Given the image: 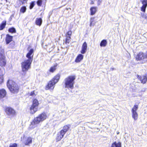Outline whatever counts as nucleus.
Listing matches in <instances>:
<instances>
[{
	"label": "nucleus",
	"instance_id": "nucleus-4",
	"mask_svg": "<svg viewBox=\"0 0 147 147\" xmlns=\"http://www.w3.org/2000/svg\"><path fill=\"white\" fill-rule=\"evenodd\" d=\"M60 78V75L57 74L48 83L46 87L47 89H50L53 90L55 87V84L58 81Z\"/></svg>",
	"mask_w": 147,
	"mask_h": 147
},
{
	"label": "nucleus",
	"instance_id": "nucleus-15",
	"mask_svg": "<svg viewBox=\"0 0 147 147\" xmlns=\"http://www.w3.org/2000/svg\"><path fill=\"white\" fill-rule=\"evenodd\" d=\"M6 94V91L4 89L0 90V99L4 98Z\"/></svg>",
	"mask_w": 147,
	"mask_h": 147
},
{
	"label": "nucleus",
	"instance_id": "nucleus-3",
	"mask_svg": "<svg viewBox=\"0 0 147 147\" xmlns=\"http://www.w3.org/2000/svg\"><path fill=\"white\" fill-rule=\"evenodd\" d=\"M7 86L10 91L13 93H17L19 88L18 85L11 80H9L7 83Z\"/></svg>",
	"mask_w": 147,
	"mask_h": 147
},
{
	"label": "nucleus",
	"instance_id": "nucleus-37",
	"mask_svg": "<svg viewBox=\"0 0 147 147\" xmlns=\"http://www.w3.org/2000/svg\"><path fill=\"white\" fill-rule=\"evenodd\" d=\"M116 142H115L113 143L112 144L111 147H116Z\"/></svg>",
	"mask_w": 147,
	"mask_h": 147
},
{
	"label": "nucleus",
	"instance_id": "nucleus-34",
	"mask_svg": "<svg viewBox=\"0 0 147 147\" xmlns=\"http://www.w3.org/2000/svg\"><path fill=\"white\" fill-rule=\"evenodd\" d=\"M70 38L71 37H67L66 39V43H68L69 42L70 40Z\"/></svg>",
	"mask_w": 147,
	"mask_h": 147
},
{
	"label": "nucleus",
	"instance_id": "nucleus-1",
	"mask_svg": "<svg viewBox=\"0 0 147 147\" xmlns=\"http://www.w3.org/2000/svg\"><path fill=\"white\" fill-rule=\"evenodd\" d=\"M47 117V116L45 113L40 114L31 122L29 126V129H32L37 127L40 123L45 120Z\"/></svg>",
	"mask_w": 147,
	"mask_h": 147
},
{
	"label": "nucleus",
	"instance_id": "nucleus-16",
	"mask_svg": "<svg viewBox=\"0 0 147 147\" xmlns=\"http://www.w3.org/2000/svg\"><path fill=\"white\" fill-rule=\"evenodd\" d=\"M64 135L62 134L61 131L59 132L57 134L56 137V140L57 142L59 141L63 137Z\"/></svg>",
	"mask_w": 147,
	"mask_h": 147
},
{
	"label": "nucleus",
	"instance_id": "nucleus-2",
	"mask_svg": "<svg viewBox=\"0 0 147 147\" xmlns=\"http://www.w3.org/2000/svg\"><path fill=\"white\" fill-rule=\"evenodd\" d=\"M76 77L74 76H70L66 78L64 80L65 88L72 89L74 88V80Z\"/></svg>",
	"mask_w": 147,
	"mask_h": 147
},
{
	"label": "nucleus",
	"instance_id": "nucleus-36",
	"mask_svg": "<svg viewBox=\"0 0 147 147\" xmlns=\"http://www.w3.org/2000/svg\"><path fill=\"white\" fill-rule=\"evenodd\" d=\"M30 95V96H35V94L34 92V91L31 92Z\"/></svg>",
	"mask_w": 147,
	"mask_h": 147
},
{
	"label": "nucleus",
	"instance_id": "nucleus-26",
	"mask_svg": "<svg viewBox=\"0 0 147 147\" xmlns=\"http://www.w3.org/2000/svg\"><path fill=\"white\" fill-rule=\"evenodd\" d=\"M57 65H55L51 67L49 70V71L51 72H53L56 69Z\"/></svg>",
	"mask_w": 147,
	"mask_h": 147
},
{
	"label": "nucleus",
	"instance_id": "nucleus-7",
	"mask_svg": "<svg viewBox=\"0 0 147 147\" xmlns=\"http://www.w3.org/2000/svg\"><path fill=\"white\" fill-rule=\"evenodd\" d=\"M26 145H29L32 142V138L31 137H24L22 140Z\"/></svg>",
	"mask_w": 147,
	"mask_h": 147
},
{
	"label": "nucleus",
	"instance_id": "nucleus-30",
	"mask_svg": "<svg viewBox=\"0 0 147 147\" xmlns=\"http://www.w3.org/2000/svg\"><path fill=\"white\" fill-rule=\"evenodd\" d=\"M8 31L9 32L11 33H15L16 32V30L14 28H9Z\"/></svg>",
	"mask_w": 147,
	"mask_h": 147
},
{
	"label": "nucleus",
	"instance_id": "nucleus-28",
	"mask_svg": "<svg viewBox=\"0 0 147 147\" xmlns=\"http://www.w3.org/2000/svg\"><path fill=\"white\" fill-rule=\"evenodd\" d=\"M26 10V8L25 6H23L20 9V12L22 13H24Z\"/></svg>",
	"mask_w": 147,
	"mask_h": 147
},
{
	"label": "nucleus",
	"instance_id": "nucleus-44",
	"mask_svg": "<svg viewBox=\"0 0 147 147\" xmlns=\"http://www.w3.org/2000/svg\"><path fill=\"white\" fill-rule=\"evenodd\" d=\"M110 69L111 70L113 71L114 70V69L113 68H111Z\"/></svg>",
	"mask_w": 147,
	"mask_h": 147
},
{
	"label": "nucleus",
	"instance_id": "nucleus-25",
	"mask_svg": "<svg viewBox=\"0 0 147 147\" xmlns=\"http://www.w3.org/2000/svg\"><path fill=\"white\" fill-rule=\"evenodd\" d=\"M138 108V105H135L132 109L131 112H136Z\"/></svg>",
	"mask_w": 147,
	"mask_h": 147
},
{
	"label": "nucleus",
	"instance_id": "nucleus-20",
	"mask_svg": "<svg viewBox=\"0 0 147 147\" xmlns=\"http://www.w3.org/2000/svg\"><path fill=\"white\" fill-rule=\"evenodd\" d=\"M36 24L38 26H40L42 23V20L41 18H37L36 20Z\"/></svg>",
	"mask_w": 147,
	"mask_h": 147
},
{
	"label": "nucleus",
	"instance_id": "nucleus-46",
	"mask_svg": "<svg viewBox=\"0 0 147 147\" xmlns=\"http://www.w3.org/2000/svg\"><path fill=\"white\" fill-rule=\"evenodd\" d=\"M144 42V41H142V42H141L142 43V42Z\"/></svg>",
	"mask_w": 147,
	"mask_h": 147
},
{
	"label": "nucleus",
	"instance_id": "nucleus-33",
	"mask_svg": "<svg viewBox=\"0 0 147 147\" xmlns=\"http://www.w3.org/2000/svg\"><path fill=\"white\" fill-rule=\"evenodd\" d=\"M42 1L41 0H38L37 2V4L38 6H40L42 4Z\"/></svg>",
	"mask_w": 147,
	"mask_h": 147
},
{
	"label": "nucleus",
	"instance_id": "nucleus-27",
	"mask_svg": "<svg viewBox=\"0 0 147 147\" xmlns=\"http://www.w3.org/2000/svg\"><path fill=\"white\" fill-rule=\"evenodd\" d=\"M12 37H6L5 40L7 44H9L12 40Z\"/></svg>",
	"mask_w": 147,
	"mask_h": 147
},
{
	"label": "nucleus",
	"instance_id": "nucleus-14",
	"mask_svg": "<svg viewBox=\"0 0 147 147\" xmlns=\"http://www.w3.org/2000/svg\"><path fill=\"white\" fill-rule=\"evenodd\" d=\"M83 55L81 54H79L76 58L75 60V62L76 63L80 62L83 59Z\"/></svg>",
	"mask_w": 147,
	"mask_h": 147
},
{
	"label": "nucleus",
	"instance_id": "nucleus-23",
	"mask_svg": "<svg viewBox=\"0 0 147 147\" xmlns=\"http://www.w3.org/2000/svg\"><path fill=\"white\" fill-rule=\"evenodd\" d=\"M38 104L39 103L38 100L36 99H34L33 100L32 104V105L36 107H38Z\"/></svg>",
	"mask_w": 147,
	"mask_h": 147
},
{
	"label": "nucleus",
	"instance_id": "nucleus-5",
	"mask_svg": "<svg viewBox=\"0 0 147 147\" xmlns=\"http://www.w3.org/2000/svg\"><path fill=\"white\" fill-rule=\"evenodd\" d=\"M32 61L27 59L25 60L22 63V71L24 72L27 71L30 68V65Z\"/></svg>",
	"mask_w": 147,
	"mask_h": 147
},
{
	"label": "nucleus",
	"instance_id": "nucleus-6",
	"mask_svg": "<svg viewBox=\"0 0 147 147\" xmlns=\"http://www.w3.org/2000/svg\"><path fill=\"white\" fill-rule=\"evenodd\" d=\"M4 55V49L1 46H0V65L1 66H4L6 63Z\"/></svg>",
	"mask_w": 147,
	"mask_h": 147
},
{
	"label": "nucleus",
	"instance_id": "nucleus-45",
	"mask_svg": "<svg viewBox=\"0 0 147 147\" xmlns=\"http://www.w3.org/2000/svg\"><path fill=\"white\" fill-rule=\"evenodd\" d=\"M119 132H117V134H119Z\"/></svg>",
	"mask_w": 147,
	"mask_h": 147
},
{
	"label": "nucleus",
	"instance_id": "nucleus-12",
	"mask_svg": "<svg viewBox=\"0 0 147 147\" xmlns=\"http://www.w3.org/2000/svg\"><path fill=\"white\" fill-rule=\"evenodd\" d=\"M87 43L86 42H85L83 44L82 47V50L81 51L82 54H84L86 53L87 51Z\"/></svg>",
	"mask_w": 147,
	"mask_h": 147
},
{
	"label": "nucleus",
	"instance_id": "nucleus-13",
	"mask_svg": "<svg viewBox=\"0 0 147 147\" xmlns=\"http://www.w3.org/2000/svg\"><path fill=\"white\" fill-rule=\"evenodd\" d=\"M38 107L32 105L30 108V113L31 114H34L37 111Z\"/></svg>",
	"mask_w": 147,
	"mask_h": 147
},
{
	"label": "nucleus",
	"instance_id": "nucleus-32",
	"mask_svg": "<svg viewBox=\"0 0 147 147\" xmlns=\"http://www.w3.org/2000/svg\"><path fill=\"white\" fill-rule=\"evenodd\" d=\"M142 16L145 19H147V14L146 13H141Z\"/></svg>",
	"mask_w": 147,
	"mask_h": 147
},
{
	"label": "nucleus",
	"instance_id": "nucleus-41",
	"mask_svg": "<svg viewBox=\"0 0 147 147\" xmlns=\"http://www.w3.org/2000/svg\"><path fill=\"white\" fill-rule=\"evenodd\" d=\"M28 0H20L22 2V3L23 4L26 2Z\"/></svg>",
	"mask_w": 147,
	"mask_h": 147
},
{
	"label": "nucleus",
	"instance_id": "nucleus-29",
	"mask_svg": "<svg viewBox=\"0 0 147 147\" xmlns=\"http://www.w3.org/2000/svg\"><path fill=\"white\" fill-rule=\"evenodd\" d=\"M4 74H0V84H1L3 82V76Z\"/></svg>",
	"mask_w": 147,
	"mask_h": 147
},
{
	"label": "nucleus",
	"instance_id": "nucleus-18",
	"mask_svg": "<svg viewBox=\"0 0 147 147\" xmlns=\"http://www.w3.org/2000/svg\"><path fill=\"white\" fill-rule=\"evenodd\" d=\"M90 15H94L97 11V7H91L90 9Z\"/></svg>",
	"mask_w": 147,
	"mask_h": 147
},
{
	"label": "nucleus",
	"instance_id": "nucleus-9",
	"mask_svg": "<svg viewBox=\"0 0 147 147\" xmlns=\"http://www.w3.org/2000/svg\"><path fill=\"white\" fill-rule=\"evenodd\" d=\"M5 112L9 116H13L15 115V111L11 108L10 107L6 108L5 109Z\"/></svg>",
	"mask_w": 147,
	"mask_h": 147
},
{
	"label": "nucleus",
	"instance_id": "nucleus-24",
	"mask_svg": "<svg viewBox=\"0 0 147 147\" xmlns=\"http://www.w3.org/2000/svg\"><path fill=\"white\" fill-rule=\"evenodd\" d=\"M107 44V42L106 40H103L102 41L100 44L101 47H105Z\"/></svg>",
	"mask_w": 147,
	"mask_h": 147
},
{
	"label": "nucleus",
	"instance_id": "nucleus-39",
	"mask_svg": "<svg viewBox=\"0 0 147 147\" xmlns=\"http://www.w3.org/2000/svg\"><path fill=\"white\" fill-rule=\"evenodd\" d=\"M102 0H98L97 4L98 5H99Z\"/></svg>",
	"mask_w": 147,
	"mask_h": 147
},
{
	"label": "nucleus",
	"instance_id": "nucleus-22",
	"mask_svg": "<svg viewBox=\"0 0 147 147\" xmlns=\"http://www.w3.org/2000/svg\"><path fill=\"white\" fill-rule=\"evenodd\" d=\"M6 21H3L0 25V30H3L5 27L6 25Z\"/></svg>",
	"mask_w": 147,
	"mask_h": 147
},
{
	"label": "nucleus",
	"instance_id": "nucleus-10",
	"mask_svg": "<svg viewBox=\"0 0 147 147\" xmlns=\"http://www.w3.org/2000/svg\"><path fill=\"white\" fill-rule=\"evenodd\" d=\"M137 78L140 80L142 83L145 84L147 81V76H144L142 77L140 76L137 75Z\"/></svg>",
	"mask_w": 147,
	"mask_h": 147
},
{
	"label": "nucleus",
	"instance_id": "nucleus-17",
	"mask_svg": "<svg viewBox=\"0 0 147 147\" xmlns=\"http://www.w3.org/2000/svg\"><path fill=\"white\" fill-rule=\"evenodd\" d=\"M69 128V127L68 126L66 125L64 126L62 129L60 131L62 133V134L64 135L65 133L68 131Z\"/></svg>",
	"mask_w": 147,
	"mask_h": 147
},
{
	"label": "nucleus",
	"instance_id": "nucleus-19",
	"mask_svg": "<svg viewBox=\"0 0 147 147\" xmlns=\"http://www.w3.org/2000/svg\"><path fill=\"white\" fill-rule=\"evenodd\" d=\"M132 116L134 120H136L138 118V114L136 112H131Z\"/></svg>",
	"mask_w": 147,
	"mask_h": 147
},
{
	"label": "nucleus",
	"instance_id": "nucleus-40",
	"mask_svg": "<svg viewBox=\"0 0 147 147\" xmlns=\"http://www.w3.org/2000/svg\"><path fill=\"white\" fill-rule=\"evenodd\" d=\"M72 34V32L71 31H69L67 32V35L69 36H71V35Z\"/></svg>",
	"mask_w": 147,
	"mask_h": 147
},
{
	"label": "nucleus",
	"instance_id": "nucleus-8",
	"mask_svg": "<svg viewBox=\"0 0 147 147\" xmlns=\"http://www.w3.org/2000/svg\"><path fill=\"white\" fill-rule=\"evenodd\" d=\"M34 51L33 49H31L28 50V52L26 55V57L28 59H27L32 61L33 59Z\"/></svg>",
	"mask_w": 147,
	"mask_h": 147
},
{
	"label": "nucleus",
	"instance_id": "nucleus-21",
	"mask_svg": "<svg viewBox=\"0 0 147 147\" xmlns=\"http://www.w3.org/2000/svg\"><path fill=\"white\" fill-rule=\"evenodd\" d=\"M94 17H92L90 18V27L94 26L95 25V23L94 21Z\"/></svg>",
	"mask_w": 147,
	"mask_h": 147
},
{
	"label": "nucleus",
	"instance_id": "nucleus-11",
	"mask_svg": "<svg viewBox=\"0 0 147 147\" xmlns=\"http://www.w3.org/2000/svg\"><path fill=\"white\" fill-rule=\"evenodd\" d=\"M143 5L141 8V10L145 12L147 6V0H141Z\"/></svg>",
	"mask_w": 147,
	"mask_h": 147
},
{
	"label": "nucleus",
	"instance_id": "nucleus-43",
	"mask_svg": "<svg viewBox=\"0 0 147 147\" xmlns=\"http://www.w3.org/2000/svg\"><path fill=\"white\" fill-rule=\"evenodd\" d=\"M6 37H13V36H9V35L7 34V35Z\"/></svg>",
	"mask_w": 147,
	"mask_h": 147
},
{
	"label": "nucleus",
	"instance_id": "nucleus-42",
	"mask_svg": "<svg viewBox=\"0 0 147 147\" xmlns=\"http://www.w3.org/2000/svg\"><path fill=\"white\" fill-rule=\"evenodd\" d=\"M13 17H14V15L13 14H12L11 15L10 18H9V19L10 21L11 20L12 18H13Z\"/></svg>",
	"mask_w": 147,
	"mask_h": 147
},
{
	"label": "nucleus",
	"instance_id": "nucleus-31",
	"mask_svg": "<svg viewBox=\"0 0 147 147\" xmlns=\"http://www.w3.org/2000/svg\"><path fill=\"white\" fill-rule=\"evenodd\" d=\"M9 147H17V144L16 143H11Z\"/></svg>",
	"mask_w": 147,
	"mask_h": 147
},
{
	"label": "nucleus",
	"instance_id": "nucleus-38",
	"mask_svg": "<svg viewBox=\"0 0 147 147\" xmlns=\"http://www.w3.org/2000/svg\"><path fill=\"white\" fill-rule=\"evenodd\" d=\"M34 3L33 2L32 3L30 4V9H32L34 6Z\"/></svg>",
	"mask_w": 147,
	"mask_h": 147
},
{
	"label": "nucleus",
	"instance_id": "nucleus-35",
	"mask_svg": "<svg viewBox=\"0 0 147 147\" xmlns=\"http://www.w3.org/2000/svg\"><path fill=\"white\" fill-rule=\"evenodd\" d=\"M121 144L120 142L117 143L116 142V147H121Z\"/></svg>",
	"mask_w": 147,
	"mask_h": 147
}]
</instances>
